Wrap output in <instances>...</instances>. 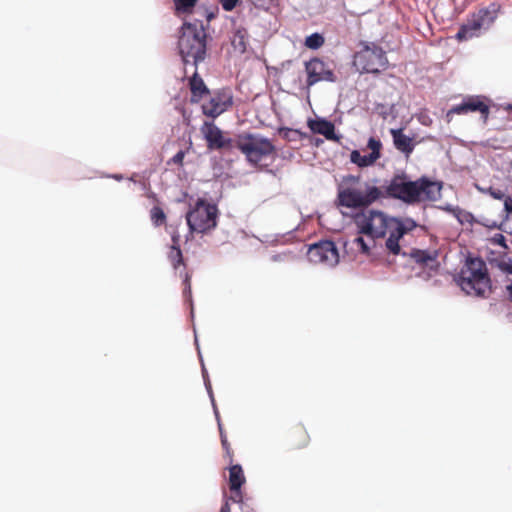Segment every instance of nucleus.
<instances>
[{
    "label": "nucleus",
    "mask_w": 512,
    "mask_h": 512,
    "mask_svg": "<svg viewBox=\"0 0 512 512\" xmlns=\"http://www.w3.org/2000/svg\"><path fill=\"white\" fill-rule=\"evenodd\" d=\"M440 183L422 177L416 181L407 180L406 175L394 176L386 187V194L408 204L436 201L441 196Z\"/></svg>",
    "instance_id": "nucleus-1"
},
{
    "label": "nucleus",
    "mask_w": 512,
    "mask_h": 512,
    "mask_svg": "<svg viewBox=\"0 0 512 512\" xmlns=\"http://www.w3.org/2000/svg\"><path fill=\"white\" fill-rule=\"evenodd\" d=\"M383 197V192L376 186L365 184V189L360 188V176L347 175L338 185L337 205L349 209H361L368 207Z\"/></svg>",
    "instance_id": "nucleus-2"
},
{
    "label": "nucleus",
    "mask_w": 512,
    "mask_h": 512,
    "mask_svg": "<svg viewBox=\"0 0 512 512\" xmlns=\"http://www.w3.org/2000/svg\"><path fill=\"white\" fill-rule=\"evenodd\" d=\"M455 280L468 295L486 298L492 292L486 263L479 257H468Z\"/></svg>",
    "instance_id": "nucleus-3"
},
{
    "label": "nucleus",
    "mask_w": 512,
    "mask_h": 512,
    "mask_svg": "<svg viewBox=\"0 0 512 512\" xmlns=\"http://www.w3.org/2000/svg\"><path fill=\"white\" fill-rule=\"evenodd\" d=\"M234 147L245 156L250 165L260 169L267 168L269 164L266 161H274L277 153L270 139L253 133L238 135Z\"/></svg>",
    "instance_id": "nucleus-4"
},
{
    "label": "nucleus",
    "mask_w": 512,
    "mask_h": 512,
    "mask_svg": "<svg viewBox=\"0 0 512 512\" xmlns=\"http://www.w3.org/2000/svg\"><path fill=\"white\" fill-rule=\"evenodd\" d=\"M207 34L202 24L185 23L178 39V49L184 64L193 63L195 67L206 57Z\"/></svg>",
    "instance_id": "nucleus-5"
},
{
    "label": "nucleus",
    "mask_w": 512,
    "mask_h": 512,
    "mask_svg": "<svg viewBox=\"0 0 512 512\" xmlns=\"http://www.w3.org/2000/svg\"><path fill=\"white\" fill-rule=\"evenodd\" d=\"M361 48L355 53L353 64L361 73L378 74L388 66L385 51L373 42H361Z\"/></svg>",
    "instance_id": "nucleus-6"
},
{
    "label": "nucleus",
    "mask_w": 512,
    "mask_h": 512,
    "mask_svg": "<svg viewBox=\"0 0 512 512\" xmlns=\"http://www.w3.org/2000/svg\"><path fill=\"white\" fill-rule=\"evenodd\" d=\"M398 221L377 210H369L355 218L359 233L372 239L385 237L388 230Z\"/></svg>",
    "instance_id": "nucleus-7"
},
{
    "label": "nucleus",
    "mask_w": 512,
    "mask_h": 512,
    "mask_svg": "<svg viewBox=\"0 0 512 512\" xmlns=\"http://www.w3.org/2000/svg\"><path fill=\"white\" fill-rule=\"evenodd\" d=\"M218 209L216 205L199 199L186 214L190 232L205 233L216 227Z\"/></svg>",
    "instance_id": "nucleus-8"
},
{
    "label": "nucleus",
    "mask_w": 512,
    "mask_h": 512,
    "mask_svg": "<svg viewBox=\"0 0 512 512\" xmlns=\"http://www.w3.org/2000/svg\"><path fill=\"white\" fill-rule=\"evenodd\" d=\"M496 12L497 10L493 4L491 7L479 9L471 14L460 26L455 38L458 41H466L479 36L482 30L489 29L494 23Z\"/></svg>",
    "instance_id": "nucleus-9"
},
{
    "label": "nucleus",
    "mask_w": 512,
    "mask_h": 512,
    "mask_svg": "<svg viewBox=\"0 0 512 512\" xmlns=\"http://www.w3.org/2000/svg\"><path fill=\"white\" fill-rule=\"evenodd\" d=\"M207 101L202 102V113L212 119L219 117L233 106V94L230 88H220L210 92L206 98Z\"/></svg>",
    "instance_id": "nucleus-10"
},
{
    "label": "nucleus",
    "mask_w": 512,
    "mask_h": 512,
    "mask_svg": "<svg viewBox=\"0 0 512 512\" xmlns=\"http://www.w3.org/2000/svg\"><path fill=\"white\" fill-rule=\"evenodd\" d=\"M307 257L314 264H322L328 267H334L339 262L337 247L330 240H322L310 245Z\"/></svg>",
    "instance_id": "nucleus-11"
},
{
    "label": "nucleus",
    "mask_w": 512,
    "mask_h": 512,
    "mask_svg": "<svg viewBox=\"0 0 512 512\" xmlns=\"http://www.w3.org/2000/svg\"><path fill=\"white\" fill-rule=\"evenodd\" d=\"M200 130L207 143L208 150L231 149L234 147L233 140L225 137L223 131L214 122L205 121Z\"/></svg>",
    "instance_id": "nucleus-12"
},
{
    "label": "nucleus",
    "mask_w": 512,
    "mask_h": 512,
    "mask_svg": "<svg viewBox=\"0 0 512 512\" xmlns=\"http://www.w3.org/2000/svg\"><path fill=\"white\" fill-rule=\"evenodd\" d=\"M307 86L311 87L320 81L335 82L334 72L319 58H312L305 63Z\"/></svg>",
    "instance_id": "nucleus-13"
},
{
    "label": "nucleus",
    "mask_w": 512,
    "mask_h": 512,
    "mask_svg": "<svg viewBox=\"0 0 512 512\" xmlns=\"http://www.w3.org/2000/svg\"><path fill=\"white\" fill-rule=\"evenodd\" d=\"M470 112H479L484 122L488 120L490 108L482 96H470L466 98L461 104L453 106L449 113L453 114H467Z\"/></svg>",
    "instance_id": "nucleus-14"
},
{
    "label": "nucleus",
    "mask_w": 512,
    "mask_h": 512,
    "mask_svg": "<svg viewBox=\"0 0 512 512\" xmlns=\"http://www.w3.org/2000/svg\"><path fill=\"white\" fill-rule=\"evenodd\" d=\"M367 148L371 150L368 155H361L358 150H353L350 153V161L360 168L372 166L381 157L382 142L375 137H370Z\"/></svg>",
    "instance_id": "nucleus-15"
},
{
    "label": "nucleus",
    "mask_w": 512,
    "mask_h": 512,
    "mask_svg": "<svg viewBox=\"0 0 512 512\" xmlns=\"http://www.w3.org/2000/svg\"><path fill=\"white\" fill-rule=\"evenodd\" d=\"M245 483V476L242 467L239 464H230L229 467V488L231 495L229 500L234 503L243 501L241 486Z\"/></svg>",
    "instance_id": "nucleus-16"
},
{
    "label": "nucleus",
    "mask_w": 512,
    "mask_h": 512,
    "mask_svg": "<svg viewBox=\"0 0 512 512\" xmlns=\"http://www.w3.org/2000/svg\"><path fill=\"white\" fill-rule=\"evenodd\" d=\"M188 87L190 90V103L199 104L210 95V89L199 75L197 68L193 75L188 79Z\"/></svg>",
    "instance_id": "nucleus-17"
},
{
    "label": "nucleus",
    "mask_w": 512,
    "mask_h": 512,
    "mask_svg": "<svg viewBox=\"0 0 512 512\" xmlns=\"http://www.w3.org/2000/svg\"><path fill=\"white\" fill-rule=\"evenodd\" d=\"M307 126L313 133L323 135L327 140L339 143L342 138L335 133V125L324 118L309 119Z\"/></svg>",
    "instance_id": "nucleus-18"
},
{
    "label": "nucleus",
    "mask_w": 512,
    "mask_h": 512,
    "mask_svg": "<svg viewBox=\"0 0 512 512\" xmlns=\"http://www.w3.org/2000/svg\"><path fill=\"white\" fill-rule=\"evenodd\" d=\"M508 252L509 249H490L487 259L491 266L498 268L506 275H512V258Z\"/></svg>",
    "instance_id": "nucleus-19"
},
{
    "label": "nucleus",
    "mask_w": 512,
    "mask_h": 512,
    "mask_svg": "<svg viewBox=\"0 0 512 512\" xmlns=\"http://www.w3.org/2000/svg\"><path fill=\"white\" fill-rule=\"evenodd\" d=\"M390 134L393 139L394 147L408 159L416 146L414 139L404 134L402 128L391 129Z\"/></svg>",
    "instance_id": "nucleus-20"
},
{
    "label": "nucleus",
    "mask_w": 512,
    "mask_h": 512,
    "mask_svg": "<svg viewBox=\"0 0 512 512\" xmlns=\"http://www.w3.org/2000/svg\"><path fill=\"white\" fill-rule=\"evenodd\" d=\"M287 440L292 449H302L308 446L310 436L303 425L297 424L288 431Z\"/></svg>",
    "instance_id": "nucleus-21"
},
{
    "label": "nucleus",
    "mask_w": 512,
    "mask_h": 512,
    "mask_svg": "<svg viewBox=\"0 0 512 512\" xmlns=\"http://www.w3.org/2000/svg\"><path fill=\"white\" fill-rule=\"evenodd\" d=\"M388 232L389 237L386 240V248L390 253L397 255L400 252L399 240L407 232V229L401 221H398L397 224L393 225L392 228L388 230Z\"/></svg>",
    "instance_id": "nucleus-22"
},
{
    "label": "nucleus",
    "mask_w": 512,
    "mask_h": 512,
    "mask_svg": "<svg viewBox=\"0 0 512 512\" xmlns=\"http://www.w3.org/2000/svg\"><path fill=\"white\" fill-rule=\"evenodd\" d=\"M411 257L416 263L428 267L431 270H436L439 266L436 252L415 249L411 252Z\"/></svg>",
    "instance_id": "nucleus-23"
},
{
    "label": "nucleus",
    "mask_w": 512,
    "mask_h": 512,
    "mask_svg": "<svg viewBox=\"0 0 512 512\" xmlns=\"http://www.w3.org/2000/svg\"><path fill=\"white\" fill-rule=\"evenodd\" d=\"M249 35L246 29H237L231 38V44L235 51L243 54L246 52Z\"/></svg>",
    "instance_id": "nucleus-24"
},
{
    "label": "nucleus",
    "mask_w": 512,
    "mask_h": 512,
    "mask_svg": "<svg viewBox=\"0 0 512 512\" xmlns=\"http://www.w3.org/2000/svg\"><path fill=\"white\" fill-rule=\"evenodd\" d=\"M375 244V239L370 238L368 241L363 236L358 235L346 245H350L351 249L362 254L368 255L371 247Z\"/></svg>",
    "instance_id": "nucleus-25"
},
{
    "label": "nucleus",
    "mask_w": 512,
    "mask_h": 512,
    "mask_svg": "<svg viewBox=\"0 0 512 512\" xmlns=\"http://www.w3.org/2000/svg\"><path fill=\"white\" fill-rule=\"evenodd\" d=\"M150 218L154 226L159 227L166 223V214L159 206H154L150 210Z\"/></svg>",
    "instance_id": "nucleus-26"
},
{
    "label": "nucleus",
    "mask_w": 512,
    "mask_h": 512,
    "mask_svg": "<svg viewBox=\"0 0 512 512\" xmlns=\"http://www.w3.org/2000/svg\"><path fill=\"white\" fill-rule=\"evenodd\" d=\"M168 259L172 266L177 269L180 265H184L183 255L180 247H170Z\"/></svg>",
    "instance_id": "nucleus-27"
},
{
    "label": "nucleus",
    "mask_w": 512,
    "mask_h": 512,
    "mask_svg": "<svg viewBox=\"0 0 512 512\" xmlns=\"http://www.w3.org/2000/svg\"><path fill=\"white\" fill-rule=\"evenodd\" d=\"M279 134L282 136L283 139L288 141H295L297 140V138L305 137V134L302 133L301 131L291 128H280Z\"/></svg>",
    "instance_id": "nucleus-28"
},
{
    "label": "nucleus",
    "mask_w": 512,
    "mask_h": 512,
    "mask_svg": "<svg viewBox=\"0 0 512 512\" xmlns=\"http://www.w3.org/2000/svg\"><path fill=\"white\" fill-rule=\"evenodd\" d=\"M324 44V37L319 33H313L306 37L305 45L310 49H318Z\"/></svg>",
    "instance_id": "nucleus-29"
},
{
    "label": "nucleus",
    "mask_w": 512,
    "mask_h": 512,
    "mask_svg": "<svg viewBox=\"0 0 512 512\" xmlns=\"http://www.w3.org/2000/svg\"><path fill=\"white\" fill-rule=\"evenodd\" d=\"M198 0H173L176 10L182 13H190Z\"/></svg>",
    "instance_id": "nucleus-30"
},
{
    "label": "nucleus",
    "mask_w": 512,
    "mask_h": 512,
    "mask_svg": "<svg viewBox=\"0 0 512 512\" xmlns=\"http://www.w3.org/2000/svg\"><path fill=\"white\" fill-rule=\"evenodd\" d=\"M490 244L493 246L492 249H509L506 244V238L501 233H496L488 239Z\"/></svg>",
    "instance_id": "nucleus-31"
},
{
    "label": "nucleus",
    "mask_w": 512,
    "mask_h": 512,
    "mask_svg": "<svg viewBox=\"0 0 512 512\" xmlns=\"http://www.w3.org/2000/svg\"><path fill=\"white\" fill-rule=\"evenodd\" d=\"M221 444H222L223 449L225 450V458L227 459V462L229 464H232L234 461V459H233L234 455H233V450L231 448V445L228 442V439H223Z\"/></svg>",
    "instance_id": "nucleus-32"
},
{
    "label": "nucleus",
    "mask_w": 512,
    "mask_h": 512,
    "mask_svg": "<svg viewBox=\"0 0 512 512\" xmlns=\"http://www.w3.org/2000/svg\"><path fill=\"white\" fill-rule=\"evenodd\" d=\"M238 1L239 0H220V3L225 11H232L236 7Z\"/></svg>",
    "instance_id": "nucleus-33"
},
{
    "label": "nucleus",
    "mask_w": 512,
    "mask_h": 512,
    "mask_svg": "<svg viewBox=\"0 0 512 512\" xmlns=\"http://www.w3.org/2000/svg\"><path fill=\"white\" fill-rule=\"evenodd\" d=\"M184 157H185V152L183 150H180L179 152H177L172 158L171 160L169 161L176 164V165H179V166H182L183 165V160H184Z\"/></svg>",
    "instance_id": "nucleus-34"
},
{
    "label": "nucleus",
    "mask_w": 512,
    "mask_h": 512,
    "mask_svg": "<svg viewBox=\"0 0 512 512\" xmlns=\"http://www.w3.org/2000/svg\"><path fill=\"white\" fill-rule=\"evenodd\" d=\"M504 208L508 215H512V198L510 196L505 197Z\"/></svg>",
    "instance_id": "nucleus-35"
},
{
    "label": "nucleus",
    "mask_w": 512,
    "mask_h": 512,
    "mask_svg": "<svg viewBox=\"0 0 512 512\" xmlns=\"http://www.w3.org/2000/svg\"><path fill=\"white\" fill-rule=\"evenodd\" d=\"M172 245L170 247H180V235L178 232H173L171 236Z\"/></svg>",
    "instance_id": "nucleus-36"
},
{
    "label": "nucleus",
    "mask_w": 512,
    "mask_h": 512,
    "mask_svg": "<svg viewBox=\"0 0 512 512\" xmlns=\"http://www.w3.org/2000/svg\"><path fill=\"white\" fill-rule=\"evenodd\" d=\"M491 195L495 198V199H502V198H505L506 196L504 195V193L501 191V190H491Z\"/></svg>",
    "instance_id": "nucleus-37"
},
{
    "label": "nucleus",
    "mask_w": 512,
    "mask_h": 512,
    "mask_svg": "<svg viewBox=\"0 0 512 512\" xmlns=\"http://www.w3.org/2000/svg\"><path fill=\"white\" fill-rule=\"evenodd\" d=\"M220 512H231L229 499L222 505Z\"/></svg>",
    "instance_id": "nucleus-38"
},
{
    "label": "nucleus",
    "mask_w": 512,
    "mask_h": 512,
    "mask_svg": "<svg viewBox=\"0 0 512 512\" xmlns=\"http://www.w3.org/2000/svg\"><path fill=\"white\" fill-rule=\"evenodd\" d=\"M415 226H416V224L413 221H408L407 225L406 226L404 225V227L407 229V231L411 230Z\"/></svg>",
    "instance_id": "nucleus-39"
},
{
    "label": "nucleus",
    "mask_w": 512,
    "mask_h": 512,
    "mask_svg": "<svg viewBox=\"0 0 512 512\" xmlns=\"http://www.w3.org/2000/svg\"><path fill=\"white\" fill-rule=\"evenodd\" d=\"M219 429H220V438H221V442L223 441V439H227V436L226 434L223 432L221 426H219Z\"/></svg>",
    "instance_id": "nucleus-40"
},
{
    "label": "nucleus",
    "mask_w": 512,
    "mask_h": 512,
    "mask_svg": "<svg viewBox=\"0 0 512 512\" xmlns=\"http://www.w3.org/2000/svg\"><path fill=\"white\" fill-rule=\"evenodd\" d=\"M507 290L509 292V296H510V299L512 301V283L510 285L507 286Z\"/></svg>",
    "instance_id": "nucleus-41"
},
{
    "label": "nucleus",
    "mask_w": 512,
    "mask_h": 512,
    "mask_svg": "<svg viewBox=\"0 0 512 512\" xmlns=\"http://www.w3.org/2000/svg\"><path fill=\"white\" fill-rule=\"evenodd\" d=\"M185 283H186V284L188 285V287L190 288V284H189V278H188V276H186V278H185Z\"/></svg>",
    "instance_id": "nucleus-42"
},
{
    "label": "nucleus",
    "mask_w": 512,
    "mask_h": 512,
    "mask_svg": "<svg viewBox=\"0 0 512 512\" xmlns=\"http://www.w3.org/2000/svg\"><path fill=\"white\" fill-rule=\"evenodd\" d=\"M323 141L321 139H317L316 141V145H319L320 143H322Z\"/></svg>",
    "instance_id": "nucleus-43"
},
{
    "label": "nucleus",
    "mask_w": 512,
    "mask_h": 512,
    "mask_svg": "<svg viewBox=\"0 0 512 512\" xmlns=\"http://www.w3.org/2000/svg\"><path fill=\"white\" fill-rule=\"evenodd\" d=\"M511 110H512V106H511Z\"/></svg>",
    "instance_id": "nucleus-44"
}]
</instances>
